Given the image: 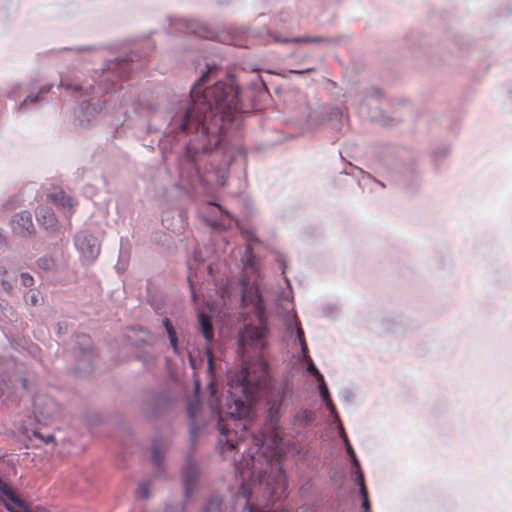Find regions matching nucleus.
I'll return each mask as SVG.
<instances>
[{"label": "nucleus", "mask_w": 512, "mask_h": 512, "mask_svg": "<svg viewBox=\"0 0 512 512\" xmlns=\"http://www.w3.org/2000/svg\"><path fill=\"white\" fill-rule=\"evenodd\" d=\"M139 488H140L141 492L143 493V496H144L145 498H148V497H149V493H148V486H147L145 483H143V484H141V485L139 486Z\"/></svg>", "instance_id": "obj_31"}, {"label": "nucleus", "mask_w": 512, "mask_h": 512, "mask_svg": "<svg viewBox=\"0 0 512 512\" xmlns=\"http://www.w3.org/2000/svg\"><path fill=\"white\" fill-rule=\"evenodd\" d=\"M35 415L38 421H47L55 417L58 413V406L47 395H39L34 400Z\"/></svg>", "instance_id": "obj_7"}, {"label": "nucleus", "mask_w": 512, "mask_h": 512, "mask_svg": "<svg viewBox=\"0 0 512 512\" xmlns=\"http://www.w3.org/2000/svg\"><path fill=\"white\" fill-rule=\"evenodd\" d=\"M307 370L309 373L316 376L317 381L322 380V378H324L323 375L319 372V370L317 369V367L314 365V363L311 360H310V363L308 364Z\"/></svg>", "instance_id": "obj_26"}, {"label": "nucleus", "mask_w": 512, "mask_h": 512, "mask_svg": "<svg viewBox=\"0 0 512 512\" xmlns=\"http://www.w3.org/2000/svg\"><path fill=\"white\" fill-rule=\"evenodd\" d=\"M29 301L31 303V305H36L38 303V297L35 293H32L30 296H29Z\"/></svg>", "instance_id": "obj_33"}, {"label": "nucleus", "mask_w": 512, "mask_h": 512, "mask_svg": "<svg viewBox=\"0 0 512 512\" xmlns=\"http://www.w3.org/2000/svg\"><path fill=\"white\" fill-rule=\"evenodd\" d=\"M301 350L303 352L304 357L308 358L309 356H308V348H307L306 342H303L301 344Z\"/></svg>", "instance_id": "obj_34"}, {"label": "nucleus", "mask_w": 512, "mask_h": 512, "mask_svg": "<svg viewBox=\"0 0 512 512\" xmlns=\"http://www.w3.org/2000/svg\"><path fill=\"white\" fill-rule=\"evenodd\" d=\"M203 75L191 89L192 105L185 113L174 116L171 120L173 131L190 132L192 130L204 135L210 133L208 121H215L218 130H223L225 123L236 120L238 115L246 112L239 97V87L233 79L219 81L201 93L206 79Z\"/></svg>", "instance_id": "obj_1"}, {"label": "nucleus", "mask_w": 512, "mask_h": 512, "mask_svg": "<svg viewBox=\"0 0 512 512\" xmlns=\"http://www.w3.org/2000/svg\"><path fill=\"white\" fill-rule=\"evenodd\" d=\"M225 183H226V179L224 178V176H222V177H221V181L219 182V184H220L221 186H224V185H225Z\"/></svg>", "instance_id": "obj_38"}, {"label": "nucleus", "mask_w": 512, "mask_h": 512, "mask_svg": "<svg viewBox=\"0 0 512 512\" xmlns=\"http://www.w3.org/2000/svg\"><path fill=\"white\" fill-rule=\"evenodd\" d=\"M312 71V69H306L305 71H294L297 74L303 73V72H309Z\"/></svg>", "instance_id": "obj_39"}, {"label": "nucleus", "mask_w": 512, "mask_h": 512, "mask_svg": "<svg viewBox=\"0 0 512 512\" xmlns=\"http://www.w3.org/2000/svg\"><path fill=\"white\" fill-rule=\"evenodd\" d=\"M259 320V326L246 325L244 329L240 331L238 343L243 351L248 347L259 349L260 351L265 348L264 338L267 328L261 315L259 316Z\"/></svg>", "instance_id": "obj_4"}, {"label": "nucleus", "mask_w": 512, "mask_h": 512, "mask_svg": "<svg viewBox=\"0 0 512 512\" xmlns=\"http://www.w3.org/2000/svg\"><path fill=\"white\" fill-rule=\"evenodd\" d=\"M34 436L39 438V439H41L46 444L54 442V436L53 435L44 436L40 432L35 431L34 432Z\"/></svg>", "instance_id": "obj_28"}, {"label": "nucleus", "mask_w": 512, "mask_h": 512, "mask_svg": "<svg viewBox=\"0 0 512 512\" xmlns=\"http://www.w3.org/2000/svg\"><path fill=\"white\" fill-rule=\"evenodd\" d=\"M0 498L10 512H29V506L20 499L7 483L0 479Z\"/></svg>", "instance_id": "obj_5"}, {"label": "nucleus", "mask_w": 512, "mask_h": 512, "mask_svg": "<svg viewBox=\"0 0 512 512\" xmlns=\"http://www.w3.org/2000/svg\"><path fill=\"white\" fill-rule=\"evenodd\" d=\"M344 441H345V443H346V450H347V453H348V455L351 457L353 464H354L355 466H358V465H359V463H358V460H357V458H356V455H355V452H354V450H353L352 446L350 445V443L348 442V440H347V438H346V437H344Z\"/></svg>", "instance_id": "obj_24"}, {"label": "nucleus", "mask_w": 512, "mask_h": 512, "mask_svg": "<svg viewBox=\"0 0 512 512\" xmlns=\"http://www.w3.org/2000/svg\"><path fill=\"white\" fill-rule=\"evenodd\" d=\"M222 499L220 497H214L209 500L207 506L202 512H221Z\"/></svg>", "instance_id": "obj_19"}, {"label": "nucleus", "mask_w": 512, "mask_h": 512, "mask_svg": "<svg viewBox=\"0 0 512 512\" xmlns=\"http://www.w3.org/2000/svg\"><path fill=\"white\" fill-rule=\"evenodd\" d=\"M37 220L41 226L47 230H56L58 220L51 208L41 207L36 212Z\"/></svg>", "instance_id": "obj_11"}, {"label": "nucleus", "mask_w": 512, "mask_h": 512, "mask_svg": "<svg viewBox=\"0 0 512 512\" xmlns=\"http://www.w3.org/2000/svg\"><path fill=\"white\" fill-rule=\"evenodd\" d=\"M277 42H294V43H306V42H320L322 41L321 38L319 37H316V38H293L291 40H288V39H283V40H280V39H276Z\"/></svg>", "instance_id": "obj_20"}, {"label": "nucleus", "mask_w": 512, "mask_h": 512, "mask_svg": "<svg viewBox=\"0 0 512 512\" xmlns=\"http://www.w3.org/2000/svg\"><path fill=\"white\" fill-rule=\"evenodd\" d=\"M49 90H50V88H49V87H42V88L39 90V92H38V94H37V95H35V96H33V95H28V96L26 97V99L23 101V103H22L21 105L23 106V105H24V104H26L28 101H29V102H32V103L37 102V101L40 99V96H41L43 93H47Z\"/></svg>", "instance_id": "obj_21"}, {"label": "nucleus", "mask_w": 512, "mask_h": 512, "mask_svg": "<svg viewBox=\"0 0 512 512\" xmlns=\"http://www.w3.org/2000/svg\"><path fill=\"white\" fill-rule=\"evenodd\" d=\"M47 197L55 205L62 208H68L69 210H71L75 205L73 199L60 188H55Z\"/></svg>", "instance_id": "obj_12"}, {"label": "nucleus", "mask_w": 512, "mask_h": 512, "mask_svg": "<svg viewBox=\"0 0 512 512\" xmlns=\"http://www.w3.org/2000/svg\"><path fill=\"white\" fill-rule=\"evenodd\" d=\"M191 291H192V297H193V299H194V301H195V300H196V295H195V292H194V290H193V287H192V286H191Z\"/></svg>", "instance_id": "obj_40"}, {"label": "nucleus", "mask_w": 512, "mask_h": 512, "mask_svg": "<svg viewBox=\"0 0 512 512\" xmlns=\"http://www.w3.org/2000/svg\"><path fill=\"white\" fill-rule=\"evenodd\" d=\"M268 377V365L262 359L245 363L241 371L229 381L227 398L228 415L241 419L249 414L248 403L255 399L257 391L265 385Z\"/></svg>", "instance_id": "obj_2"}, {"label": "nucleus", "mask_w": 512, "mask_h": 512, "mask_svg": "<svg viewBox=\"0 0 512 512\" xmlns=\"http://www.w3.org/2000/svg\"><path fill=\"white\" fill-rule=\"evenodd\" d=\"M218 429L220 432L219 447L221 454L225 455L228 452H232L238 447L241 439H235L236 433L233 432L227 425L223 423V419L218 421Z\"/></svg>", "instance_id": "obj_8"}, {"label": "nucleus", "mask_w": 512, "mask_h": 512, "mask_svg": "<svg viewBox=\"0 0 512 512\" xmlns=\"http://www.w3.org/2000/svg\"><path fill=\"white\" fill-rule=\"evenodd\" d=\"M12 230L14 233L26 236L34 233L35 228L32 221V215L28 211H23L14 216L12 220Z\"/></svg>", "instance_id": "obj_9"}, {"label": "nucleus", "mask_w": 512, "mask_h": 512, "mask_svg": "<svg viewBox=\"0 0 512 512\" xmlns=\"http://www.w3.org/2000/svg\"><path fill=\"white\" fill-rule=\"evenodd\" d=\"M199 406H200V403H199L198 398H195L193 401H190L188 403V405H187V412H188L189 418H190V420L192 422L191 433L193 435L195 434L194 422H195L196 417H197Z\"/></svg>", "instance_id": "obj_17"}, {"label": "nucleus", "mask_w": 512, "mask_h": 512, "mask_svg": "<svg viewBox=\"0 0 512 512\" xmlns=\"http://www.w3.org/2000/svg\"><path fill=\"white\" fill-rule=\"evenodd\" d=\"M284 474L280 468H278L277 473L273 479V483L269 481V476H266V472L263 475H260V479L258 483H253L251 488L246 487L244 484L241 485L239 490V495L242 496L246 500V505L248 507L249 512H290L287 508L281 507L278 509H261L252 504H249L250 497L253 493L260 491L262 486L265 485V495L268 498H273L278 490L283 489L284 483Z\"/></svg>", "instance_id": "obj_3"}, {"label": "nucleus", "mask_w": 512, "mask_h": 512, "mask_svg": "<svg viewBox=\"0 0 512 512\" xmlns=\"http://www.w3.org/2000/svg\"><path fill=\"white\" fill-rule=\"evenodd\" d=\"M200 390V382L198 380L195 381V391L198 393Z\"/></svg>", "instance_id": "obj_37"}, {"label": "nucleus", "mask_w": 512, "mask_h": 512, "mask_svg": "<svg viewBox=\"0 0 512 512\" xmlns=\"http://www.w3.org/2000/svg\"><path fill=\"white\" fill-rule=\"evenodd\" d=\"M200 331L207 342H212L214 338L211 318L203 312L198 314Z\"/></svg>", "instance_id": "obj_13"}, {"label": "nucleus", "mask_w": 512, "mask_h": 512, "mask_svg": "<svg viewBox=\"0 0 512 512\" xmlns=\"http://www.w3.org/2000/svg\"><path fill=\"white\" fill-rule=\"evenodd\" d=\"M83 354L85 357V360L89 361L91 359V353L87 352L86 350H83Z\"/></svg>", "instance_id": "obj_35"}, {"label": "nucleus", "mask_w": 512, "mask_h": 512, "mask_svg": "<svg viewBox=\"0 0 512 512\" xmlns=\"http://www.w3.org/2000/svg\"><path fill=\"white\" fill-rule=\"evenodd\" d=\"M358 485H359L360 494L362 497V508L368 512L370 510V501L368 498V491L366 489V486L364 483V477L362 474H360L358 476Z\"/></svg>", "instance_id": "obj_16"}, {"label": "nucleus", "mask_w": 512, "mask_h": 512, "mask_svg": "<svg viewBox=\"0 0 512 512\" xmlns=\"http://www.w3.org/2000/svg\"><path fill=\"white\" fill-rule=\"evenodd\" d=\"M198 478V469L192 460H188L182 469V481L185 496L188 498L193 494Z\"/></svg>", "instance_id": "obj_10"}, {"label": "nucleus", "mask_w": 512, "mask_h": 512, "mask_svg": "<svg viewBox=\"0 0 512 512\" xmlns=\"http://www.w3.org/2000/svg\"><path fill=\"white\" fill-rule=\"evenodd\" d=\"M315 419V413L309 409H299L293 416V425L305 427L311 424Z\"/></svg>", "instance_id": "obj_14"}, {"label": "nucleus", "mask_w": 512, "mask_h": 512, "mask_svg": "<svg viewBox=\"0 0 512 512\" xmlns=\"http://www.w3.org/2000/svg\"><path fill=\"white\" fill-rule=\"evenodd\" d=\"M168 337L170 340V345L175 353H178V340L176 336V331H171L168 333Z\"/></svg>", "instance_id": "obj_25"}, {"label": "nucleus", "mask_w": 512, "mask_h": 512, "mask_svg": "<svg viewBox=\"0 0 512 512\" xmlns=\"http://www.w3.org/2000/svg\"><path fill=\"white\" fill-rule=\"evenodd\" d=\"M297 338H298L300 344L305 342L304 332H303V330L301 328H298V330H297Z\"/></svg>", "instance_id": "obj_32"}, {"label": "nucleus", "mask_w": 512, "mask_h": 512, "mask_svg": "<svg viewBox=\"0 0 512 512\" xmlns=\"http://www.w3.org/2000/svg\"><path fill=\"white\" fill-rule=\"evenodd\" d=\"M2 242H3V237H2V235L0 234V245L2 244Z\"/></svg>", "instance_id": "obj_41"}, {"label": "nucleus", "mask_w": 512, "mask_h": 512, "mask_svg": "<svg viewBox=\"0 0 512 512\" xmlns=\"http://www.w3.org/2000/svg\"><path fill=\"white\" fill-rule=\"evenodd\" d=\"M75 245L82 256L89 261H94L100 253L98 241L92 235L78 234L75 237Z\"/></svg>", "instance_id": "obj_6"}, {"label": "nucleus", "mask_w": 512, "mask_h": 512, "mask_svg": "<svg viewBox=\"0 0 512 512\" xmlns=\"http://www.w3.org/2000/svg\"><path fill=\"white\" fill-rule=\"evenodd\" d=\"M77 339H78L79 343H81V344H83V345H85V346H87V347H88V346L90 345V343H91V339H90V337H89L88 335H86V334H81V335H79V336L77 337Z\"/></svg>", "instance_id": "obj_29"}, {"label": "nucleus", "mask_w": 512, "mask_h": 512, "mask_svg": "<svg viewBox=\"0 0 512 512\" xmlns=\"http://www.w3.org/2000/svg\"><path fill=\"white\" fill-rule=\"evenodd\" d=\"M235 468H236L237 471L240 472L242 478H244L246 471L245 470H241L239 465H235ZM246 469H247V473H249V476L253 474V471H254V459H253V457H251L250 461L247 462Z\"/></svg>", "instance_id": "obj_22"}, {"label": "nucleus", "mask_w": 512, "mask_h": 512, "mask_svg": "<svg viewBox=\"0 0 512 512\" xmlns=\"http://www.w3.org/2000/svg\"><path fill=\"white\" fill-rule=\"evenodd\" d=\"M242 285H243V300H245L246 293H247V291H246V285L247 284L245 283V281H242Z\"/></svg>", "instance_id": "obj_36"}, {"label": "nucleus", "mask_w": 512, "mask_h": 512, "mask_svg": "<svg viewBox=\"0 0 512 512\" xmlns=\"http://www.w3.org/2000/svg\"><path fill=\"white\" fill-rule=\"evenodd\" d=\"M163 325H164V327H165V329L167 331V334L170 333L171 331H175L172 323L170 322V320L168 318H165L163 320Z\"/></svg>", "instance_id": "obj_30"}, {"label": "nucleus", "mask_w": 512, "mask_h": 512, "mask_svg": "<svg viewBox=\"0 0 512 512\" xmlns=\"http://www.w3.org/2000/svg\"><path fill=\"white\" fill-rule=\"evenodd\" d=\"M152 457H153L154 464L156 466H159L162 462L163 457H162L161 451L155 445L152 448Z\"/></svg>", "instance_id": "obj_23"}, {"label": "nucleus", "mask_w": 512, "mask_h": 512, "mask_svg": "<svg viewBox=\"0 0 512 512\" xmlns=\"http://www.w3.org/2000/svg\"><path fill=\"white\" fill-rule=\"evenodd\" d=\"M21 282L24 286L26 287H29V286H32L33 283H34V279L32 276H30L29 274L27 273H22L21 274Z\"/></svg>", "instance_id": "obj_27"}, {"label": "nucleus", "mask_w": 512, "mask_h": 512, "mask_svg": "<svg viewBox=\"0 0 512 512\" xmlns=\"http://www.w3.org/2000/svg\"><path fill=\"white\" fill-rule=\"evenodd\" d=\"M268 418L273 430H276L280 420V404L273 403L271 405L268 412Z\"/></svg>", "instance_id": "obj_18"}, {"label": "nucleus", "mask_w": 512, "mask_h": 512, "mask_svg": "<svg viewBox=\"0 0 512 512\" xmlns=\"http://www.w3.org/2000/svg\"><path fill=\"white\" fill-rule=\"evenodd\" d=\"M318 382H319L320 395H321L322 399L325 401L326 406L328 407L330 412L332 414L335 413L336 409H335L334 404L332 403V400L330 399L329 391H328L327 385L324 381V378H322V380H318Z\"/></svg>", "instance_id": "obj_15"}]
</instances>
